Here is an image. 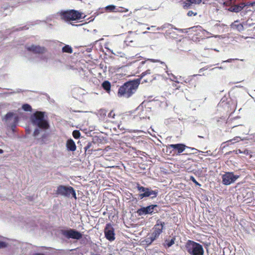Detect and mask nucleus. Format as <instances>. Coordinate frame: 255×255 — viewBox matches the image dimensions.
I'll return each instance as SVG.
<instances>
[{
  "mask_svg": "<svg viewBox=\"0 0 255 255\" xmlns=\"http://www.w3.org/2000/svg\"><path fill=\"white\" fill-rule=\"evenodd\" d=\"M157 29V30H160V28L158 27Z\"/></svg>",
  "mask_w": 255,
  "mask_h": 255,
  "instance_id": "603ef678",
  "label": "nucleus"
},
{
  "mask_svg": "<svg viewBox=\"0 0 255 255\" xmlns=\"http://www.w3.org/2000/svg\"><path fill=\"white\" fill-rule=\"evenodd\" d=\"M140 83V79L126 83L121 87L118 93L119 97L129 98L136 91Z\"/></svg>",
  "mask_w": 255,
  "mask_h": 255,
  "instance_id": "f03ea898",
  "label": "nucleus"
},
{
  "mask_svg": "<svg viewBox=\"0 0 255 255\" xmlns=\"http://www.w3.org/2000/svg\"><path fill=\"white\" fill-rule=\"evenodd\" d=\"M191 6V3L188 2L187 0L183 3V7L184 8L187 9L189 8Z\"/></svg>",
  "mask_w": 255,
  "mask_h": 255,
  "instance_id": "2f4dec72",
  "label": "nucleus"
},
{
  "mask_svg": "<svg viewBox=\"0 0 255 255\" xmlns=\"http://www.w3.org/2000/svg\"><path fill=\"white\" fill-rule=\"evenodd\" d=\"M155 240L150 234L141 242L142 245L146 246H148L151 245L152 243Z\"/></svg>",
  "mask_w": 255,
  "mask_h": 255,
  "instance_id": "a211bd4d",
  "label": "nucleus"
},
{
  "mask_svg": "<svg viewBox=\"0 0 255 255\" xmlns=\"http://www.w3.org/2000/svg\"><path fill=\"white\" fill-rule=\"evenodd\" d=\"M118 128H119V129H120L121 130H122V129H125V128H123V127H122V126H121V125H119V126H118Z\"/></svg>",
  "mask_w": 255,
  "mask_h": 255,
  "instance_id": "37998d69",
  "label": "nucleus"
},
{
  "mask_svg": "<svg viewBox=\"0 0 255 255\" xmlns=\"http://www.w3.org/2000/svg\"><path fill=\"white\" fill-rule=\"evenodd\" d=\"M22 110L26 112H31L32 110L31 107L29 104H27L23 105V106H22Z\"/></svg>",
  "mask_w": 255,
  "mask_h": 255,
  "instance_id": "b1692460",
  "label": "nucleus"
},
{
  "mask_svg": "<svg viewBox=\"0 0 255 255\" xmlns=\"http://www.w3.org/2000/svg\"><path fill=\"white\" fill-rule=\"evenodd\" d=\"M73 136L75 138H78L80 136V133L78 130H74L73 132Z\"/></svg>",
  "mask_w": 255,
  "mask_h": 255,
  "instance_id": "7c9ffc66",
  "label": "nucleus"
},
{
  "mask_svg": "<svg viewBox=\"0 0 255 255\" xmlns=\"http://www.w3.org/2000/svg\"><path fill=\"white\" fill-rule=\"evenodd\" d=\"M56 194L65 197H69L72 195L73 197L76 198V193L73 188L71 186H59L57 187Z\"/></svg>",
  "mask_w": 255,
  "mask_h": 255,
  "instance_id": "423d86ee",
  "label": "nucleus"
},
{
  "mask_svg": "<svg viewBox=\"0 0 255 255\" xmlns=\"http://www.w3.org/2000/svg\"><path fill=\"white\" fill-rule=\"evenodd\" d=\"M123 9V8H121V7L116 8V12H124V11L126 12V11H128V9H126L124 10H122V9Z\"/></svg>",
  "mask_w": 255,
  "mask_h": 255,
  "instance_id": "e433bc0d",
  "label": "nucleus"
},
{
  "mask_svg": "<svg viewBox=\"0 0 255 255\" xmlns=\"http://www.w3.org/2000/svg\"><path fill=\"white\" fill-rule=\"evenodd\" d=\"M146 61H149L152 62H160L161 64L164 65V66L166 67V65L165 64V63L164 62H161L159 60H155V59H147L146 60H145V61H142L141 62H140V64L142 65L144 64Z\"/></svg>",
  "mask_w": 255,
  "mask_h": 255,
  "instance_id": "5701e85b",
  "label": "nucleus"
},
{
  "mask_svg": "<svg viewBox=\"0 0 255 255\" xmlns=\"http://www.w3.org/2000/svg\"><path fill=\"white\" fill-rule=\"evenodd\" d=\"M91 146V144L89 143L88 145L84 147L85 150V152L86 154H90V147Z\"/></svg>",
  "mask_w": 255,
  "mask_h": 255,
  "instance_id": "c85d7f7f",
  "label": "nucleus"
},
{
  "mask_svg": "<svg viewBox=\"0 0 255 255\" xmlns=\"http://www.w3.org/2000/svg\"><path fill=\"white\" fill-rule=\"evenodd\" d=\"M236 127V126H233V128H235V127Z\"/></svg>",
  "mask_w": 255,
  "mask_h": 255,
  "instance_id": "4d7b16f0",
  "label": "nucleus"
},
{
  "mask_svg": "<svg viewBox=\"0 0 255 255\" xmlns=\"http://www.w3.org/2000/svg\"><path fill=\"white\" fill-rule=\"evenodd\" d=\"M190 180L192 181L194 183H195L196 185L200 186L201 185L196 180L195 178L193 176L190 177Z\"/></svg>",
  "mask_w": 255,
  "mask_h": 255,
  "instance_id": "c9c22d12",
  "label": "nucleus"
},
{
  "mask_svg": "<svg viewBox=\"0 0 255 255\" xmlns=\"http://www.w3.org/2000/svg\"><path fill=\"white\" fill-rule=\"evenodd\" d=\"M26 49L30 51H32L35 53H43L45 51V48L38 45H31L26 46Z\"/></svg>",
  "mask_w": 255,
  "mask_h": 255,
  "instance_id": "4468645a",
  "label": "nucleus"
},
{
  "mask_svg": "<svg viewBox=\"0 0 255 255\" xmlns=\"http://www.w3.org/2000/svg\"><path fill=\"white\" fill-rule=\"evenodd\" d=\"M158 72H159L157 68H154L153 71V73H158ZM157 75H159L158 73H157Z\"/></svg>",
  "mask_w": 255,
  "mask_h": 255,
  "instance_id": "a19ab883",
  "label": "nucleus"
},
{
  "mask_svg": "<svg viewBox=\"0 0 255 255\" xmlns=\"http://www.w3.org/2000/svg\"><path fill=\"white\" fill-rule=\"evenodd\" d=\"M153 73V72H151L150 69H148L146 71H145V72L141 73L140 78H142V77H143L144 76H145V75H146L147 74H150Z\"/></svg>",
  "mask_w": 255,
  "mask_h": 255,
  "instance_id": "cd10ccee",
  "label": "nucleus"
},
{
  "mask_svg": "<svg viewBox=\"0 0 255 255\" xmlns=\"http://www.w3.org/2000/svg\"><path fill=\"white\" fill-rule=\"evenodd\" d=\"M150 27H148L147 28V30H150Z\"/></svg>",
  "mask_w": 255,
  "mask_h": 255,
  "instance_id": "09e8293b",
  "label": "nucleus"
},
{
  "mask_svg": "<svg viewBox=\"0 0 255 255\" xmlns=\"http://www.w3.org/2000/svg\"><path fill=\"white\" fill-rule=\"evenodd\" d=\"M32 124L37 127L33 132V136L38 140L43 141L47 136L46 130L49 128V124L44 115V113L36 112L31 117Z\"/></svg>",
  "mask_w": 255,
  "mask_h": 255,
  "instance_id": "f257e3e1",
  "label": "nucleus"
},
{
  "mask_svg": "<svg viewBox=\"0 0 255 255\" xmlns=\"http://www.w3.org/2000/svg\"><path fill=\"white\" fill-rule=\"evenodd\" d=\"M3 153V150L0 149V153Z\"/></svg>",
  "mask_w": 255,
  "mask_h": 255,
  "instance_id": "de8ad7c7",
  "label": "nucleus"
},
{
  "mask_svg": "<svg viewBox=\"0 0 255 255\" xmlns=\"http://www.w3.org/2000/svg\"><path fill=\"white\" fill-rule=\"evenodd\" d=\"M239 177V175L234 174L232 172H226L222 176V183L225 185H229L234 183Z\"/></svg>",
  "mask_w": 255,
  "mask_h": 255,
  "instance_id": "1a4fd4ad",
  "label": "nucleus"
},
{
  "mask_svg": "<svg viewBox=\"0 0 255 255\" xmlns=\"http://www.w3.org/2000/svg\"><path fill=\"white\" fill-rule=\"evenodd\" d=\"M126 140H127V137L126 136L123 137L121 138V141L124 142H125L126 141Z\"/></svg>",
  "mask_w": 255,
  "mask_h": 255,
  "instance_id": "ea45409f",
  "label": "nucleus"
},
{
  "mask_svg": "<svg viewBox=\"0 0 255 255\" xmlns=\"http://www.w3.org/2000/svg\"><path fill=\"white\" fill-rule=\"evenodd\" d=\"M231 28L239 31H242L244 30V26L242 24L239 23V21H235L231 25Z\"/></svg>",
  "mask_w": 255,
  "mask_h": 255,
  "instance_id": "dca6fc26",
  "label": "nucleus"
},
{
  "mask_svg": "<svg viewBox=\"0 0 255 255\" xmlns=\"http://www.w3.org/2000/svg\"><path fill=\"white\" fill-rule=\"evenodd\" d=\"M2 121L7 125H11L12 127H15L18 121V117L13 113L9 112L2 119Z\"/></svg>",
  "mask_w": 255,
  "mask_h": 255,
  "instance_id": "9b49d317",
  "label": "nucleus"
},
{
  "mask_svg": "<svg viewBox=\"0 0 255 255\" xmlns=\"http://www.w3.org/2000/svg\"><path fill=\"white\" fill-rule=\"evenodd\" d=\"M138 60H139V59L134 60H133L132 61H131L130 63H134V62L137 61Z\"/></svg>",
  "mask_w": 255,
  "mask_h": 255,
  "instance_id": "a18cd8bd",
  "label": "nucleus"
},
{
  "mask_svg": "<svg viewBox=\"0 0 255 255\" xmlns=\"http://www.w3.org/2000/svg\"><path fill=\"white\" fill-rule=\"evenodd\" d=\"M66 147L68 150L72 151H75L76 148L74 141L71 139L67 140L66 143Z\"/></svg>",
  "mask_w": 255,
  "mask_h": 255,
  "instance_id": "f3484780",
  "label": "nucleus"
},
{
  "mask_svg": "<svg viewBox=\"0 0 255 255\" xmlns=\"http://www.w3.org/2000/svg\"><path fill=\"white\" fill-rule=\"evenodd\" d=\"M187 1L191 4H200L202 0H187Z\"/></svg>",
  "mask_w": 255,
  "mask_h": 255,
  "instance_id": "473e14b6",
  "label": "nucleus"
},
{
  "mask_svg": "<svg viewBox=\"0 0 255 255\" xmlns=\"http://www.w3.org/2000/svg\"><path fill=\"white\" fill-rule=\"evenodd\" d=\"M31 255H44L42 253H35L32 254Z\"/></svg>",
  "mask_w": 255,
  "mask_h": 255,
  "instance_id": "4c0bfd02",
  "label": "nucleus"
},
{
  "mask_svg": "<svg viewBox=\"0 0 255 255\" xmlns=\"http://www.w3.org/2000/svg\"><path fill=\"white\" fill-rule=\"evenodd\" d=\"M136 131L135 130H128V132H135Z\"/></svg>",
  "mask_w": 255,
  "mask_h": 255,
  "instance_id": "49530a36",
  "label": "nucleus"
},
{
  "mask_svg": "<svg viewBox=\"0 0 255 255\" xmlns=\"http://www.w3.org/2000/svg\"><path fill=\"white\" fill-rule=\"evenodd\" d=\"M255 5V2H252V3H250L248 4L249 6H250V5Z\"/></svg>",
  "mask_w": 255,
  "mask_h": 255,
  "instance_id": "c03bdc74",
  "label": "nucleus"
},
{
  "mask_svg": "<svg viewBox=\"0 0 255 255\" xmlns=\"http://www.w3.org/2000/svg\"><path fill=\"white\" fill-rule=\"evenodd\" d=\"M233 60H234L233 59H229L226 61H224L223 62H232Z\"/></svg>",
  "mask_w": 255,
  "mask_h": 255,
  "instance_id": "58836bf2",
  "label": "nucleus"
},
{
  "mask_svg": "<svg viewBox=\"0 0 255 255\" xmlns=\"http://www.w3.org/2000/svg\"><path fill=\"white\" fill-rule=\"evenodd\" d=\"M143 33L144 34V33H147V32H146V31H145V32H143Z\"/></svg>",
  "mask_w": 255,
  "mask_h": 255,
  "instance_id": "6e6d98bb",
  "label": "nucleus"
},
{
  "mask_svg": "<svg viewBox=\"0 0 255 255\" xmlns=\"http://www.w3.org/2000/svg\"><path fill=\"white\" fill-rule=\"evenodd\" d=\"M7 244L4 242L0 241V249H2L6 247Z\"/></svg>",
  "mask_w": 255,
  "mask_h": 255,
  "instance_id": "72a5a7b5",
  "label": "nucleus"
},
{
  "mask_svg": "<svg viewBox=\"0 0 255 255\" xmlns=\"http://www.w3.org/2000/svg\"><path fill=\"white\" fill-rule=\"evenodd\" d=\"M137 189L140 192L142 193L139 195V197L140 199H143L144 197H147L154 198L157 196L158 194L157 191L152 190L139 185L137 186Z\"/></svg>",
  "mask_w": 255,
  "mask_h": 255,
  "instance_id": "0eeeda50",
  "label": "nucleus"
},
{
  "mask_svg": "<svg viewBox=\"0 0 255 255\" xmlns=\"http://www.w3.org/2000/svg\"><path fill=\"white\" fill-rule=\"evenodd\" d=\"M185 248L190 255H204V249L201 245L194 241L188 240Z\"/></svg>",
  "mask_w": 255,
  "mask_h": 255,
  "instance_id": "7ed1b4c3",
  "label": "nucleus"
},
{
  "mask_svg": "<svg viewBox=\"0 0 255 255\" xmlns=\"http://www.w3.org/2000/svg\"><path fill=\"white\" fill-rule=\"evenodd\" d=\"M149 112V110L148 109H143L140 113L138 114V116L140 119H143L146 118V117L148 119L149 118V116H148L147 113Z\"/></svg>",
  "mask_w": 255,
  "mask_h": 255,
  "instance_id": "6ab92c4d",
  "label": "nucleus"
},
{
  "mask_svg": "<svg viewBox=\"0 0 255 255\" xmlns=\"http://www.w3.org/2000/svg\"><path fill=\"white\" fill-rule=\"evenodd\" d=\"M104 232L106 239L109 241H113L115 239L114 229L111 224H107Z\"/></svg>",
  "mask_w": 255,
  "mask_h": 255,
  "instance_id": "f8f14e48",
  "label": "nucleus"
},
{
  "mask_svg": "<svg viewBox=\"0 0 255 255\" xmlns=\"http://www.w3.org/2000/svg\"><path fill=\"white\" fill-rule=\"evenodd\" d=\"M137 132H142L141 130H136Z\"/></svg>",
  "mask_w": 255,
  "mask_h": 255,
  "instance_id": "8fccbe9b",
  "label": "nucleus"
},
{
  "mask_svg": "<svg viewBox=\"0 0 255 255\" xmlns=\"http://www.w3.org/2000/svg\"><path fill=\"white\" fill-rule=\"evenodd\" d=\"M102 87L105 90L109 92L111 89V84L108 81H104L102 84Z\"/></svg>",
  "mask_w": 255,
  "mask_h": 255,
  "instance_id": "412c9836",
  "label": "nucleus"
},
{
  "mask_svg": "<svg viewBox=\"0 0 255 255\" xmlns=\"http://www.w3.org/2000/svg\"><path fill=\"white\" fill-rule=\"evenodd\" d=\"M94 255H99V254H95Z\"/></svg>",
  "mask_w": 255,
  "mask_h": 255,
  "instance_id": "13d9d810",
  "label": "nucleus"
},
{
  "mask_svg": "<svg viewBox=\"0 0 255 255\" xmlns=\"http://www.w3.org/2000/svg\"><path fill=\"white\" fill-rule=\"evenodd\" d=\"M197 15V13L196 12H194L192 10H190L187 13V15L189 16H191L192 15Z\"/></svg>",
  "mask_w": 255,
  "mask_h": 255,
  "instance_id": "f704fd0d",
  "label": "nucleus"
},
{
  "mask_svg": "<svg viewBox=\"0 0 255 255\" xmlns=\"http://www.w3.org/2000/svg\"><path fill=\"white\" fill-rule=\"evenodd\" d=\"M125 143L126 144L127 146H128V144H127V143H126V142Z\"/></svg>",
  "mask_w": 255,
  "mask_h": 255,
  "instance_id": "5fc2aeb1",
  "label": "nucleus"
},
{
  "mask_svg": "<svg viewBox=\"0 0 255 255\" xmlns=\"http://www.w3.org/2000/svg\"><path fill=\"white\" fill-rule=\"evenodd\" d=\"M61 234L68 239H72L78 240L82 238V234L80 232L72 229L61 230Z\"/></svg>",
  "mask_w": 255,
  "mask_h": 255,
  "instance_id": "6e6552de",
  "label": "nucleus"
},
{
  "mask_svg": "<svg viewBox=\"0 0 255 255\" xmlns=\"http://www.w3.org/2000/svg\"><path fill=\"white\" fill-rule=\"evenodd\" d=\"M107 10L116 12V6L114 5H109L105 7Z\"/></svg>",
  "mask_w": 255,
  "mask_h": 255,
  "instance_id": "bb28decb",
  "label": "nucleus"
},
{
  "mask_svg": "<svg viewBox=\"0 0 255 255\" xmlns=\"http://www.w3.org/2000/svg\"><path fill=\"white\" fill-rule=\"evenodd\" d=\"M246 5L248 4H246L244 2H241L238 4H233L229 7L228 10L237 13L241 11Z\"/></svg>",
  "mask_w": 255,
  "mask_h": 255,
  "instance_id": "2eb2a0df",
  "label": "nucleus"
},
{
  "mask_svg": "<svg viewBox=\"0 0 255 255\" xmlns=\"http://www.w3.org/2000/svg\"><path fill=\"white\" fill-rule=\"evenodd\" d=\"M60 14L61 18L66 21L79 19L82 17V14L75 10L61 11Z\"/></svg>",
  "mask_w": 255,
  "mask_h": 255,
  "instance_id": "20e7f679",
  "label": "nucleus"
},
{
  "mask_svg": "<svg viewBox=\"0 0 255 255\" xmlns=\"http://www.w3.org/2000/svg\"><path fill=\"white\" fill-rule=\"evenodd\" d=\"M155 207H157L156 205H151L146 207H142L138 209L136 213L138 216L151 214L153 212L154 209Z\"/></svg>",
  "mask_w": 255,
  "mask_h": 255,
  "instance_id": "ddd939ff",
  "label": "nucleus"
},
{
  "mask_svg": "<svg viewBox=\"0 0 255 255\" xmlns=\"http://www.w3.org/2000/svg\"><path fill=\"white\" fill-rule=\"evenodd\" d=\"M169 147L173 148V149H175L178 151V153H181L184 151L186 149L187 150V153L188 152L189 154H196L198 153V155H204L203 152L197 150L194 148H189L186 147L185 145L183 144H170L169 145Z\"/></svg>",
  "mask_w": 255,
  "mask_h": 255,
  "instance_id": "39448f33",
  "label": "nucleus"
},
{
  "mask_svg": "<svg viewBox=\"0 0 255 255\" xmlns=\"http://www.w3.org/2000/svg\"><path fill=\"white\" fill-rule=\"evenodd\" d=\"M114 115H115L114 114H113V113L112 112L109 114V117H113Z\"/></svg>",
  "mask_w": 255,
  "mask_h": 255,
  "instance_id": "79ce46f5",
  "label": "nucleus"
},
{
  "mask_svg": "<svg viewBox=\"0 0 255 255\" xmlns=\"http://www.w3.org/2000/svg\"><path fill=\"white\" fill-rule=\"evenodd\" d=\"M142 58V57L140 56H138V54H136V55L134 56H129L128 57H127V59L128 61H130V60H131L132 59H138V58Z\"/></svg>",
  "mask_w": 255,
  "mask_h": 255,
  "instance_id": "c756f323",
  "label": "nucleus"
},
{
  "mask_svg": "<svg viewBox=\"0 0 255 255\" xmlns=\"http://www.w3.org/2000/svg\"><path fill=\"white\" fill-rule=\"evenodd\" d=\"M241 139V138L240 136H236L234 138L228 140L227 142L228 143L231 142V143H234L237 142H239Z\"/></svg>",
  "mask_w": 255,
  "mask_h": 255,
  "instance_id": "a878e982",
  "label": "nucleus"
},
{
  "mask_svg": "<svg viewBox=\"0 0 255 255\" xmlns=\"http://www.w3.org/2000/svg\"><path fill=\"white\" fill-rule=\"evenodd\" d=\"M63 52H66L68 53H72L73 52L72 48L68 45H66L62 48Z\"/></svg>",
  "mask_w": 255,
  "mask_h": 255,
  "instance_id": "4be33fe9",
  "label": "nucleus"
},
{
  "mask_svg": "<svg viewBox=\"0 0 255 255\" xmlns=\"http://www.w3.org/2000/svg\"><path fill=\"white\" fill-rule=\"evenodd\" d=\"M203 31H204V32H205L208 33V32H207L206 30H204Z\"/></svg>",
  "mask_w": 255,
  "mask_h": 255,
  "instance_id": "864d4df0",
  "label": "nucleus"
},
{
  "mask_svg": "<svg viewBox=\"0 0 255 255\" xmlns=\"http://www.w3.org/2000/svg\"><path fill=\"white\" fill-rule=\"evenodd\" d=\"M167 74L169 76V79L172 81H174L177 83H179V82L177 81V80L178 79V77H176L175 76H174V75H173L172 73H168L167 72Z\"/></svg>",
  "mask_w": 255,
  "mask_h": 255,
  "instance_id": "393cba45",
  "label": "nucleus"
},
{
  "mask_svg": "<svg viewBox=\"0 0 255 255\" xmlns=\"http://www.w3.org/2000/svg\"><path fill=\"white\" fill-rule=\"evenodd\" d=\"M175 240L176 238L175 237H173L171 240L166 239L164 244V247L168 248H170L175 244Z\"/></svg>",
  "mask_w": 255,
  "mask_h": 255,
  "instance_id": "aec40b11",
  "label": "nucleus"
},
{
  "mask_svg": "<svg viewBox=\"0 0 255 255\" xmlns=\"http://www.w3.org/2000/svg\"><path fill=\"white\" fill-rule=\"evenodd\" d=\"M199 157L200 158H201V159L203 158V157H202V156H199Z\"/></svg>",
  "mask_w": 255,
  "mask_h": 255,
  "instance_id": "3c124183",
  "label": "nucleus"
},
{
  "mask_svg": "<svg viewBox=\"0 0 255 255\" xmlns=\"http://www.w3.org/2000/svg\"><path fill=\"white\" fill-rule=\"evenodd\" d=\"M165 223L160 220L156 221V224L153 228V232L150 234L153 238L156 240L162 233V230L164 227Z\"/></svg>",
  "mask_w": 255,
  "mask_h": 255,
  "instance_id": "9d476101",
  "label": "nucleus"
}]
</instances>
